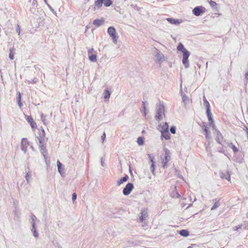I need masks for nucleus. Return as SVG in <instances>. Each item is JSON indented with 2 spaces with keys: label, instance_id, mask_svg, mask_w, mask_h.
I'll use <instances>...</instances> for the list:
<instances>
[{
  "label": "nucleus",
  "instance_id": "obj_1",
  "mask_svg": "<svg viewBox=\"0 0 248 248\" xmlns=\"http://www.w3.org/2000/svg\"><path fill=\"white\" fill-rule=\"evenodd\" d=\"M177 49L179 51L183 52V60L182 62L186 68H188L189 67V63L188 58L190 55V52L186 50L184 45L182 43H179L177 47Z\"/></svg>",
  "mask_w": 248,
  "mask_h": 248
},
{
  "label": "nucleus",
  "instance_id": "obj_2",
  "mask_svg": "<svg viewBox=\"0 0 248 248\" xmlns=\"http://www.w3.org/2000/svg\"><path fill=\"white\" fill-rule=\"evenodd\" d=\"M165 155H161V163L164 169L168 167L167 163L170 160V151L165 149L164 150Z\"/></svg>",
  "mask_w": 248,
  "mask_h": 248
},
{
  "label": "nucleus",
  "instance_id": "obj_3",
  "mask_svg": "<svg viewBox=\"0 0 248 248\" xmlns=\"http://www.w3.org/2000/svg\"><path fill=\"white\" fill-rule=\"evenodd\" d=\"M164 106L161 104L157 105L156 108V114L155 119L157 121H160L162 118V114L164 113Z\"/></svg>",
  "mask_w": 248,
  "mask_h": 248
},
{
  "label": "nucleus",
  "instance_id": "obj_4",
  "mask_svg": "<svg viewBox=\"0 0 248 248\" xmlns=\"http://www.w3.org/2000/svg\"><path fill=\"white\" fill-rule=\"evenodd\" d=\"M154 54L158 63L161 64L165 61L164 54L155 47L154 48Z\"/></svg>",
  "mask_w": 248,
  "mask_h": 248
},
{
  "label": "nucleus",
  "instance_id": "obj_5",
  "mask_svg": "<svg viewBox=\"0 0 248 248\" xmlns=\"http://www.w3.org/2000/svg\"><path fill=\"white\" fill-rule=\"evenodd\" d=\"M108 33L111 37L113 42L115 44L117 43L118 37H116V31L113 27H109L108 29Z\"/></svg>",
  "mask_w": 248,
  "mask_h": 248
},
{
  "label": "nucleus",
  "instance_id": "obj_6",
  "mask_svg": "<svg viewBox=\"0 0 248 248\" xmlns=\"http://www.w3.org/2000/svg\"><path fill=\"white\" fill-rule=\"evenodd\" d=\"M30 145L29 141L27 138H23L21 141V150L24 154L27 153V148Z\"/></svg>",
  "mask_w": 248,
  "mask_h": 248
},
{
  "label": "nucleus",
  "instance_id": "obj_7",
  "mask_svg": "<svg viewBox=\"0 0 248 248\" xmlns=\"http://www.w3.org/2000/svg\"><path fill=\"white\" fill-rule=\"evenodd\" d=\"M133 188V184L132 183H129L126 185V186L124 188L123 190V193L124 195L127 196L131 193Z\"/></svg>",
  "mask_w": 248,
  "mask_h": 248
},
{
  "label": "nucleus",
  "instance_id": "obj_8",
  "mask_svg": "<svg viewBox=\"0 0 248 248\" xmlns=\"http://www.w3.org/2000/svg\"><path fill=\"white\" fill-rule=\"evenodd\" d=\"M205 8L202 6H197L195 7L192 10L193 14L198 16H200L202 14H203Z\"/></svg>",
  "mask_w": 248,
  "mask_h": 248
},
{
  "label": "nucleus",
  "instance_id": "obj_9",
  "mask_svg": "<svg viewBox=\"0 0 248 248\" xmlns=\"http://www.w3.org/2000/svg\"><path fill=\"white\" fill-rule=\"evenodd\" d=\"M39 136H37L36 138L39 141V144H44L43 140L45 138V131L43 129L41 131H39Z\"/></svg>",
  "mask_w": 248,
  "mask_h": 248
},
{
  "label": "nucleus",
  "instance_id": "obj_10",
  "mask_svg": "<svg viewBox=\"0 0 248 248\" xmlns=\"http://www.w3.org/2000/svg\"><path fill=\"white\" fill-rule=\"evenodd\" d=\"M219 174L221 178L225 179L227 180L228 181H231L230 174L228 171H226L225 172H223V171H220Z\"/></svg>",
  "mask_w": 248,
  "mask_h": 248
},
{
  "label": "nucleus",
  "instance_id": "obj_11",
  "mask_svg": "<svg viewBox=\"0 0 248 248\" xmlns=\"http://www.w3.org/2000/svg\"><path fill=\"white\" fill-rule=\"evenodd\" d=\"M39 146L40 148V151L41 154H42L43 156H44L45 159L46 160V154L47 152L46 150V146L44 144H39Z\"/></svg>",
  "mask_w": 248,
  "mask_h": 248
},
{
  "label": "nucleus",
  "instance_id": "obj_12",
  "mask_svg": "<svg viewBox=\"0 0 248 248\" xmlns=\"http://www.w3.org/2000/svg\"><path fill=\"white\" fill-rule=\"evenodd\" d=\"M31 177V173L30 171L29 168H28L27 170L26 169V175L25 176L26 180L28 184L30 183Z\"/></svg>",
  "mask_w": 248,
  "mask_h": 248
},
{
  "label": "nucleus",
  "instance_id": "obj_13",
  "mask_svg": "<svg viewBox=\"0 0 248 248\" xmlns=\"http://www.w3.org/2000/svg\"><path fill=\"white\" fill-rule=\"evenodd\" d=\"M148 216L147 211L145 209H142L141 212V216L140 217V222H142L143 220L147 218Z\"/></svg>",
  "mask_w": 248,
  "mask_h": 248
},
{
  "label": "nucleus",
  "instance_id": "obj_14",
  "mask_svg": "<svg viewBox=\"0 0 248 248\" xmlns=\"http://www.w3.org/2000/svg\"><path fill=\"white\" fill-rule=\"evenodd\" d=\"M206 114H207L209 121L210 122V123L211 124H213V127H214V124H213L214 121H213V119L212 118V115L210 109L206 110Z\"/></svg>",
  "mask_w": 248,
  "mask_h": 248
},
{
  "label": "nucleus",
  "instance_id": "obj_15",
  "mask_svg": "<svg viewBox=\"0 0 248 248\" xmlns=\"http://www.w3.org/2000/svg\"><path fill=\"white\" fill-rule=\"evenodd\" d=\"M161 133V137L164 138L166 140H168L170 139V134L168 131H160Z\"/></svg>",
  "mask_w": 248,
  "mask_h": 248
},
{
  "label": "nucleus",
  "instance_id": "obj_16",
  "mask_svg": "<svg viewBox=\"0 0 248 248\" xmlns=\"http://www.w3.org/2000/svg\"><path fill=\"white\" fill-rule=\"evenodd\" d=\"M104 22V19L103 18L101 19H96L93 20V24L95 25L96 27H100Z\"/></svg>",
  "mask_w": 248,
  "mask_h": 248
},
{
  "label": "nucleus",
  "instance_id": "obj_17",
  "mask_svg": "<svg viewBox=\"0 0 248 248\" xmlns=\"http://www.w3.org/2000/svg\"><path fill=\"white\" fill-rule=\"evenodd\" d=\"M210 6L212 7L213 9H214L215 11L218 12V8L217 6V3L213 0H210L209 1Z\"/></svg>",
  "mask_w": 248,
  "mask_h": 248
},
{
  "label": "nucleus",
  "instance_id": "obj_18",
  "mask_svg": "<svg viewBox=\"0 0 248 248\" xmlns=\"http://www.w3.org/2000/svg\"><path fill=\"white\" fill-rule=\"evenodd\" d=\"M223 140V136L220 132L218 131H217V137L216 139V141L219 144L221 143Z\"/></svg>",
  "mask_w": 248,
  "mask_h": 248
},
{
  "label": "nucleus",
  "instance_id": "obj_19",
  "mask_svg": "<svg viewBox=\"0 0 248 248\" xmlns=\"http://www.w3.org/2000/svg\"><path fill=\"white\" fill-rule=\"evenodd\" d=\"M30 222H31V227H34V226H35V220L37 219L36 217V216L34 215H33L32 214H31L30 215Z\"/></svg>",
  "mask_w": 248,
  "mask_h": 248
},
{
  "label": "nucleus",
  "instance_id": "obj_20",
  "mask_svg": "<svg viewBox=\"0 0 248 248\" xmlns=\"http://www.w3.org/2000/svg\"><path fill=\"white\" fill-rule=\"evenodd\" d=\"M129 177L127 175H126L124 177L121 178L118 182L117 185L120 186L123 183L126 182L128 180Z\"/></svg>",
  "mask_w": 248,
  "mask_h": 248
},
{
  "label": "nucleus",
  "instance_id": "obj_21",
  "mask_svg": "<svg viewBox=\"0 0 248 248\" xmlns=\"http://www.w3.org/2000/svg\"><path fill=\"white\" fill-rule=\"evenodd\" d=\"M58 170L59 172L62 175V174L64 173V172L63 171L62 167V164L60 162L59 160H58L57 162Z\"/></svg>",
  "mask_w": 248,
  "mask_h": 248
},
{
  "label": "nucleus",
  "instance_id": "obj_22",
  "mask_svg": "<svg viewBox=\"0 0 248 248\" xmlns=\"http://www.w3.org/2000/svg\"><path fill=\"white\" fill-rule=\"evenodd\" d=\"M179 233L183 236L186 237L189 235V232L186 230H181L179 231Z\"/></svg>",
  "mask_w": 248,
  "mask_h": 248
},
{
  "label": "nucleus",
  "instance_id": "obj_23",
  "mask_svg": "<svg viewBox=\"0 0 248 248\" xmlns=\"http://www.w3.org/2000/svg\"><path fill=\"white\" fill-rule=\"evenodd\" d=\"M167 20L168 22H169L170 23L172 24H177L180 23V22L178 19H175L171 18H167Z\"/></svg>",
  "mask_w": 248,
  "mask_h": 248
},
{
  "label": "nucleus",
  "instance_id": "obj_24",
  "mask_svg": "<svg viewBox=\"0 0 248 248\" xmlns=\"http://www.w3.org/2000/svg\"><path fill=\"white\" fill-rule=\"evenodd\" d=\"M89 59L90 61L92 62H95L97 60L96 55L95 54H89Z\"/></svg>",
  "mask_w": 248,
  "mask_h": 248
},
{
  "label": "nucleus",
  "instance_id": "obj_25",
  "mask_svg": "<svg viewBox=\"0 0 248 248\" xmlns=\"http://www.w3.org/2000/svg\"><path fill=\"white\" fill-rule=\"evenodd\" d=\"M220 204L219 202V200H218L215 202V203L212 207L211 210H214L216 209L217 208H218L220 206Z\"/></svg>",
  "mask_w": 248,
  "mask_h": 248
},
{
  "label": "nucleus",
  "instance_id": "obj_26",
  "mask_svg": "<svg viewBox=\"0 0 248 248\" xmlns=\"http://www.w3.org/2000/svg\"><path fill=\"white\" fill-rule=\"evenodd\" d=\"M104 95L105 99H108L110 96V93L108 90H106L104 93Z\"/></svg>",
  "mask_w": 248,
  "mask_h": 248
},
{
  "label": "nucleus",
  "instance_id": "obj_27",
  "mask_svg": "<svg viewBox=\"0 0 248 248\" xmlns=\"http://www.w3.org/2000/svg\"><path fill=\"white\" fill-rule=\"evenodd\" d=\"M31 231L32 232L33 235L35 237H36V238L38 237V233L37 232L35 229V226H34V227H31Z\"/></svg>",
  "mask_w": 248,
  "mask_h": 248
},
{
  "label": "nucleus",
  "instance_id": "obj_28",
  "mask_svg": "<svg viewBox=\"0 0 248 248\" xmlns=\"http://www.w3.org/2000/svg\"><path fill=\"white\" fill-rule=\"evenodd\" d=\"M182 99L185 104H186L189 101L188 97L185 94H182Z\"/></svg>",
  "mask_w": 248,
  "mask_h": 248
},
{
  "label": "nucleus",
  "instance_id": "obj_29",
  "mask_svg": "<svg viewBox=\"0 0 248 248\" xmlns=\"http://www.w3.org/2000/svg\"><path fill=\"white\" fill-rule=\"evenodd\" d=\"M103 3L105 6L108 7L112 4V2L111 0H104Z\"/></svg>",
  "mask_w": 248,
  "mask_h": 248
},
{
  "label": "nucleus",
  "instance_id": "obj_30",
  "mask_svg": "<svg viewBox=\"0 0 248 248\" xmlns=\"http://www.w3.org/2000/svg\"><path fill=\"white\" fill-rule=\"evenodd\" d=\"M37 2L36 1V0H33V1H32V7L31 8V11L32 12H33L34 11H33V10H35L36 9V7H37Z\"/></svg>",
  "mask_w": 248,
  "mask_h": 248
},
{
  "label": "nucleus",
  "instance_id": "obj_31",
  "mask_svg": "<svg viewBox=\"0 0 248 248\" xmlns=\"http://www.w3.org/2000/svg\"><path fill=\"white\" fill-rule=\"evenodd\" d=\"M169 125L167 123H165L162 126V129L160 131H168Z\"/></svg>",
  "mask_w": 248,
  "mask_h": 248
},
{
  "label": "nucleus",
  "instance_id": "obj_32",
  "mask_svg": "<svg viewBox=\"0 0 248 248\" xmlns=\"http://www.w3.org/2000/svg\"><path fill=\"white\" fill-rule=\"evenodd\" d=\"M137 142L139 145H142L144 143L143 139L142 137H139L137 140Z\"/></svg>",
  "mask_w": 248,
  "mask_h": 248
},
{
  "label": "nucleus",
  "instance_id": "obj_33",
  "mask_svg": "<svg viewBox=\"0 0 248 248\" xmlns=\"http://www.w3.org/2000/svg\"><path fill=\"white\" fill-rule=\"evenodd\" d=\"M203 99H204L203 100H204V103H205V106H206V110L210 109V104L208 102V101L206 99L205 96L203 97Z\"/></svg>",
  "mask_w": 248,
  "mask_h": 248
},
{
  "label": "nucleus",
  "instance_id": "obj_34",
  "mask_svg": "<svg viewBox=\"0 0 248 248\" xmlns=\"http://www.w3.org/2000/svg\"><path fill=\"white\" fill-rule=\"evenodd\" d=\"M229 146L232 149L234 153H236L238 151L237 148L232 143H231Z\"/></svg>",
  "mask_w": 248,
  "mask_h": 248
},
{
  "label": "nucleus",
  "instance_id": "obj_35",
  "mask_svg": "<svg viewBox=\"0 0 248 248\" xmlns=\"http://www.w3.org/2000/svg\"><path fill=\"white\" fill-rule=\"evenodd\" d=\"M25 118L26 121L29 123H30L31 122L33 121V119L31 118V116L25 115Z\"/></svg>",
  "mask_w": 248,
  "mask_h": 248
},
{
  "label": "nucleus",
  "instance_id": "obj_36",
  "mask_svg": "<svg viewBox=\"0 0 248 248\" xmlns=\"http://www.w3.org/2000/svg\"><path fill=\"white\" fill-rule=\"evenodd\" d=\"M150 170H151V171H152V173L154 175H155V164H153V163H152L151 165Z\"/></svg>",
  "mask_w": 248,
  "mask_h": 248
},
{
  "label": "nucleus",
  "instance_id": "obj_37",
  "mask_svg": "<svg viewBox=\"0 0 248 248\" xmlns=\"http://www.w3.org/2000/svg\"><path fill=\"white\" fill-rule=\"evenodd\" d=\"M170 132L172 134H175L176 133V127L174 126H172L170 128Z\"/></svg>",
  "mask_w": 248,
  "mask_h": 248
},
{
  "label": "nucleus",
  "instance_id": "obj_38",
  "mask_svg": "<svg viewBox=\"0 0 248 248\" xmlns=\"http://www.w3.org/2000/svg\"><path fill=\"white\" fill-rule=\"evenodd\" d=\"M30 124L32 128H36L37 126L36 124L34 121L30 123Z\"/></svg>",
  "mask_w": 248,
  "mask_h": 248
},
{
  "label": "nucleus",
  "instance_id": "obj_39",
  "mask_svg": "<svg viewBox=\"0 0 248 248\" xmlns=\"http://www.w3.org/2000/svg\"><path fill=\"white\" fill-rule=\"evenodd\" d=\"M30 124L32 128H36L37 126L36 124L34 121L30 123Z\"/></svg>",
  "mask_w": 248,
  "mask_h": 248
},
{
  "label": "nucleus",
  "instance_id": "obj_40",
  "mask_svg": "<svg viewBox=\"0 0 248 248\" xmlns=\"http://www.w3.org/2000/svg\"><path fill=\"white\" fill-rule=\"evenodd\" d=\"M21 93L19 92H18L17 93V101L19 102V101H21Z\"/></svg>",
  "mask_w": 248,
  "mask_h": 248
},
{
  "label": "nucleus",
  "instance_id": "obj_41",
  "mask_svg": "<svg viewBox=\"0 0 248 248\" xmlns=\"http://www.w3.org/2000/svg\"><path fill=\"white\" fill-rule=\"evenodd\" d=\"M37 81V80L36 79V78H34L33 79H32V80H28L27 81V82L28 83H32V84H34V83H36Z\"/></svg>",
  "mask_w": 248,
  "mask_h": 248
},
{
  "label": "nucleus",
  "instance_id": "obj_42",
  "mask_svg": "<svg viewBox=\"0 0 248 248\" xmlns=\"http://www.w3.org/2000/svg\"><path fill=\"white\" fill-rule=\"evenodd\" d=\"M142 103L143 105V109L144 111V116H145L146 115V107L145 106V102L143 101Z\"/></svg>",
  "mask_w": 248,
  "mask_h": 248
},
{
  "label": "nucleus",
  "instance_id": "obj_43",
  "mask_svg": "<svg viewBox=\"0 0 248 248\" xmlns=\"http://www.w3.org/2000/svg\"><path fill=\"white\" fill-rule=\"evenodd\" d=\"M16 31L18 33V34L19 35L20 31V27L18 25H17L16 26Z\"/></svg>",
  "mask_w": 248,
  "mask_h": 248
},
{
  "label": "nucleus",
  "instance_id": "obj_44",
  "mask_svg": "<svg viewBox=\"0 0 248 248\" xmlns=\"http://www.w3.org/2000/svg\"><path fill=\"white\" fill-rule=\"evenodd\" d=\"M106 138V133L105 132H104L101 136V140H102V142H103L105 140Z\"/></svg>",
  "mask_w": 248,
  "mask_h": 248
},
{
  "label": "nucleus",
  "instance_id": "obj_45",
  "mask_svg": "<svg viewBox=\"0 0 248 248\" xmlns=\"http://www.w3.org/2000/svg\"><path fill=\"white\" fill-rule=\"evenodd\" d=\"M72 198L73 201H75L77 199V194L76 193L73 194Z\"/></svg>",
  "mask_w": 248,
  "mask_h": 248
},
{
  "label": "nucleus",
  "instance_id": "obj_46",
  "mask_svg": "<svg viewBox=\"0 0 248 248\" xmlns=\"http://www.w3.org/2000/svg\"><path fill=\"white\" fill-rule=\"evenodd\" d=\"M244 130H245V131L246 133L247 139L248 140V128L247 127H246V126H245L244 128Z\"/></svg>",
  "mask_w": 248,
  "mask_h": 248
},
{
  "label": "nucleus",
  "instance_id": "obj_47",
  "mask_svg": "<svg viewBox=\"0 0 248 248\" xmlns=\"http://www.w3.org/2000/svg\"><path fill=\"white\" fill-rule=\"evenodd\" d=\"M9 57L11 60H13L14 58V54H13L12 52H11L9 55Z\"/></svg>",
  "mask_w": 248,
  "mask_h": 248
},
{
  "label": "nucleus",
  "instance_id": "obj_48",
  "mask_svg": "<svg viewBox=\"0 0 248 248\" xmlns=\"http://www.w3.org/2000/svg\"><path fill=\"white\" fill-rule=\"evenodd\" d=\"M93 51V48H91V49H90L88 50V54L89 55V54H91Z\"/></svg>",
  "mask_w": 248,
  "mask_h": 248
},
{
  "label": "nucleus",
  "instance_id": "obj_49",
  "mask_svg": "<svg viewBox=\"0 0 248 248\" xmlns=\"http://www.w3.org/2000/svg\"><path fill=\"white\" fill-rule=\"evenodd\" d=\"M148 157L150 159H154V157L151 154H148Z\"/></svg>",
  "mask_w": 248,
  "mask_h": 248
},
{
  "label": "nucleus",
  "instance_id": "obj_50",
  "mask_svg": "<svg viewBox=\"0 0 248 248\" xmlns=\"http://www.w3.org/2000/svg\"><path fill=\"white\" fill-rule=\"evenodd\" d=\"M101 166L102 167H104V160H103V158H101Z\"/></svg>",
  "mask_w": 248,
  "mask_h": 248
},
{
  "label": "nucleus",
  "instance_id": "obj_51",
  "mask_svg": "<svg viewBox=\"0 0 248 248\" xmlns=\"http://www.w3.org/2000/svg\"><path fill=\"white\" fill-rule=\"evenodd\" d=\"M17 104H18V106L21 108V107H22L23 106V104L22 103H21V101H19V102H17Z\"/></svg>",
  "mask_w": 248,
  "mask_h": 248
},
{
  "label": "nucleus",
  "instance_id": "obj_52",
  "mask_svg": "<svg viewBox=\"0 0 248 248\" xmlns=\"http://www.w3.org/2000/svg\"><path fill=\"white\" fill-rule=\"evenodd\" d=\"M41 120L44 122V123L45 124V117H44V116L43 114L41 115Z\"/></svg>",
  "mask_w": 248,
  "mask_h": 248
},
{
  "label": "nucleus",
  "instance_id": "obj_53",
  "mask_svg": "<svg viewBox=\"0 0 248 248\" xmlns=\"http://www.w3.org/2000/svg\"><path fill=\"white\" fill-rule=\"evenodd\" d=\"M48 7L50 9V10L53 13H56V12L54 11V9L51 7L49 5H48Z\"/></svg>",
  "mask_w": 248,
  "mask_h": 248
},
{
  "label": "nucleus",
  "instance_id": "obj_54",
  "mask_svg": "<svg viewBox=\"0 0 248 248\" xmlns=\"http://www.w3.org/2000/svg\"><path fill=\"white\" fill-rule=\"evenodd\" d=\"M241 227V225H239L238 227L236 226L235 228H234V230H237L238 229L240 228Z\"/></svg>",
  "mask_w": 248,
  "mask_h": 248
},
{
  "label": "nucleus",
  "instance_id": "obj_55",
  "mask_svg": "<svg viewBox=\"0 0 248 248\" xmlns=\"http://www.w3.org/2000/svg\"><path fill=\"white\" fill-rule=\"evenodd\" d=\"M204 131L205 132V134L208 133V129H207V128L206 127H205L204 128Z\"/></svg>",
  "mask_w": 248,
  "mask_h": 248
},
{
  "label": "nucleus",
  "instance_id": "obj_56",
  "mask_svg": "<svg viewBox=\"0 0 248 248\" xmlns=\"http://www.w3.org/2000/svg\"><path fill=\"white\" fill-rule=\"evenodd\" d=\"M154 159H150V162H151V164H152V163H153V164H155V162H154Z\"/></svg>",
  "mask_w": 248,
  "mask_h": 248
},
{
  "label": "nucleus",
  "instance_id": "obj_57",
  "mask_svg": "<svg viewBox=\"0 0 248 248\" xmlns=\"http://www.w3.org/2000/svg\"><path fill=\"white\" fill-rule=\"evenodd\" d=\"M215 15L216 16H220L221 15V14H219V13H215Z\"/></svg>",
  "mask_w": 248,
  "mask_h": 248
},
{
  "label": "nucleus",
  "instance_id": "obj_58",
  "mask_svg": "<svg viewBox=\"0 0 248 248\" xmlns=\"http://www.w3.org/2000/svg\"><path fill=\"white\" fill-rule=\"evenodd\" d=\"M205 138H206V139H208V138H208V133L205 134Z\"/></svg>",
  "mask_w": 248,
  "mask_h": 248
},
{
  "label": "nucleus",
  "instance_id": "obj_59",
  "mask_svg": "<svg viewBox=\"0 0 248 248\" xmlns=\"http://www.w3.org/2000/svg\"><path fill=\"white\" fill-rule=\"evenodd\" d=\"M30 148L32 150H34V148L31 145V147Z\"/></svg>",
  "mask_w": 248,
  "mask_h": 248
},
{
  "label": "nucleus",
  "instance_id": "obj_60",
  "mask_svg": "<svg viewBox=\"0 0 248 248\" xmlns=\"http://www.w3.org/2000/svg\"><path fill=\"white\" fill-rule=\"evenodd\" d=\"M176 194L177 195V197H179L180 196V195L177 192H176Z\"/></svg>",
  "mask_w": 248,
  "mask_h": 248
},
{
  "label": "nucleus",
  "instance_id": "obj_61",
  "mask_svg": "<svg viewBox=\"0 0 248 248\" xmlns=\"http://www.w3.org/2000/svg\"><path fill=\"white\" fill-rule=\"evenodd\" d=\"M192 204H190L186 208H187L189 207H191L192 206Z\"/></svg>",
  "mask_w": 248,
  "mask_h": 248
},
{
  "label": "nucleus",
  "instance_id": "obj_62",
  "mask_svg": "<svg viewBox=\"0 0 248 248\" xmlns=\"http://www.w3.org/2000/svg\"><path fill=\"white\" fill-rule=\"evenodd\" d=\"M196 200L197 199H196V197H195L194 200V202H195L196 201Z\"/></svg>",
  "mask_w": 248,
  "mask_h": 248
},
{
  "label": "nucleus",
  "instance_id": "obj_63",
  "mask_svg": "<svg viewBox=\"0 0 248 248\" xmlns=\"http://www.w3.org/2000/svg\"><path fill=\"white\" fill-rule=\"evenodd\" d=\"M187 248H191V247L189 246V247H188Z\"/></svg>",
  "mask_w": 248,
  "mask_h": 248
},
{
  "label": "nucleus",
  "instance_id": "obj_64",
  "mask_svg": "<svg viewBox=\"0 0 248 248\" xmlns=\"http://www.w3.org/2000/svg\"><path fill=\"white\" fill-rule=\"evenodd\" d=\"M129 171H130V172L131 173V170H130V168L129 169Z\"/></svg>",
  "mask_w": 248,
  "mask_h": 248
}]
</instances>
